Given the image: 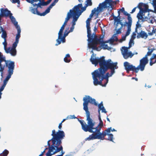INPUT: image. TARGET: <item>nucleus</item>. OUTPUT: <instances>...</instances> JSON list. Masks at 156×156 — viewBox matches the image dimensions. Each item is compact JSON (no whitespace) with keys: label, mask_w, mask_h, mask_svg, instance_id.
<instances>
[{"label":"nucleus","mask_w":156,"mask_h":156,"mask_svg":"<svg viewBox=\"0 0 156 156\" xmlns=\"http://www.w3.org/2000/svg\"><path fill=\"white\" fill-rule=\"evenodd\" d=\"M153 6H154V5H156V0H153Z\"/></svg>","instance_id":"obj_59"},{"label":"nucleus","mask_w":156,"mask_h":156,"mask_svg":"<svg viewBox=\"0 0 156 156\" xmlns=\"http://www.w3.org/2000/svg\"><path fill=\"white\" fill-rule=\"evenodd\" d=\"M119 23L121 25V26L120 28H122V27L123 26H127V24H126V23L124 25H123L122 23L121 22V21Z\"/></svg>","instance_id":"obj_53"},{"label":"nucleus","mask_w":156,"mask_h":156,"mask_svg":"<svg viewBox=\"0 0 156 156\" xmlns=\"http://www.w3.org/2000/svg\"><path fill=\"white\" fill-rule=\"evenodd\" d=\"M2 33L1 35V37L4 39H6L7 37V34L5 30H3L2 32Z\"/></svg>","instance_id":"obj_32"},{"label":"nucleus","mask_w":156,"mask_h":156,"mask_svg":"<svg viewBox=\"0 0 156 156\" xmlns=\"http://www.w3.org/2000/svg\"><path fill=\"white\" fill-rule=\"evenodd\" d=\"M86 6V5H85L84 7H83L82 4L81 3L75 6L73 8L75 10L78 12L80 10V8H81V11L79 12V14L80 15L82 12L86 10V8L87 7Z\"/></svg>","instance_id":"obj_15"},{"label":"nucleus","mask_w":156,"mask_h":156,"mask_svg":"<svg viewBox=\"0 0 156 156\" xmlns=\"http://www.w3.org/2000/svg\"><path fill=\"white\" fill-rule=\"evenodd\" d=\"M5 66H3L1 63L0 64V72H1V76L2 77L3 76V71L4 69Z\"/></svg>","instance_id":"obj_33"},{"label":"nucleus","mask_w":156,"mask_h":156,"mask_svg":"<svg viewBox=\"0 0 156 156\" xmlns=\"http://www.w3.org/2000/svg\"><path fill=\"white\" fill-rule=\"evenodd\" d=\"M148 34L150 36H151L154 35V34H156V27L155 29L153 28V30H152L151 32L150 31H148Z\"/></svg>","instance_id":"obj_31"},{"label":"nucleus","mask_w":156,"mask_h":156,"mask_svg":"<svg viewBox=\"0 0 156 156\" xmlns=\"http://www.w3.org/2000/svg\"><path fill=\"white\" fill-rule=\"evenodd\" d=\"M108 140L111 141H113V135L112 134H108Z\"/></svg>","instance_id":"obj_39"},{"label":"nucleus","mask_w":156,"mask_h":156,"mask_svg":"<svg viewBox=\"0 0 156 156\" xmlns=\"http://www.w3.org/2000/svg\"><path fill=\"white\" fill-rule=\"evenodd\" d=\"M74 28V26H72L70 28V30L69 31V32H72Z\"/></svg>","instance_id":"obj_52"},{"label":"nucleus","mask_w":156,"mask_h":156,"mask_svg":"<svg viewBox=\"0 0 156 156\" xmlns=\"http://www.w3.org/2000/svg\"><path fill=\"white\" fill-rule=\"evenodd\" d=\"M26 1L32 4L34 2H37L38 1H41V0H26Z\"/></svg>","instance_id":"obj_41"},{"label":"nucleus","mask_w":156,"mask_h":156,"mask_svg":"<svg viewBox=\"0 0 156 156\" xmlns=\"http://www.w3.org/2000/svg\"><path fill=\"white\" fill-rule=\"evenodd\" d=\"M5 85L3 84V85L0 88V93L2 94L1 93V92L3 90H4L5 87Z\"/></svg>","instance_id":"obj_47"},{"label":"nucleus","mask_w":156,"mask_h":156,"mask_svg":"<svg viewBox=\"0 0 156 156\" xmlns=\"http://www.w3.org/2000/svg\"><path fill=\"white\" fill-rule=\"evenodd\" d=\"M12 3H17L18 5V7L19 6L20 4V1L19 0H12Z\"/></svg>","instance_id":"obj_45"},{"label":"nucleus","mask_w":156,"mask_h":156,"mask_svg":"<svg viewBox=\"0 0 156 156\" xmlns=\"http://www.w3.org/2000/svg\"><path fill=\"white\" fill-rule=\"evenodd\" d=\"M103 9L101 6V4H99L97 8H95L91 11V12L89 16V18L91 19L93 16L95 15L96 17L95 19L98 17L99 15L100 12L103 11Z\"/></svg>","instance_id":"obj_11"},{"label":"nucleus","mask_w":156,"mask_h":156,"mask_svg":"<svg viewBox=\"0 0 156 156\" xmlns=\"http://www.w3.org/2000/svg\"><path fill=\"white\" fill-rule=\"evenodd\" d=\"M133 40H133V39H130V40L129 42V47L128 48H131V46H132L131 44L132 43H133V44H134V43Z\"/></svg>","instance_id":"obj_44"},{"label":"nucleus","mask_w":156,"mask_h":156,"mask_svg":"<svg viewBox=\"0 0 156 156\" xmlns=\"http://www.w3.org/2000/svg\"><path fill=\"white\" fill-rule=\"evenodd\" d=\"M86 2H87V3L85 4L87 6H91L92 5L91 0H87Z\"/></svg>","instance_id":"obj_40"},{"label":"nucleus","mask_w":156,"mask_h":156,"mask_svg":"<svg viewBox=\"0 0 156 156\" xmlns=\"http://www.w3.org/2000/svg\"><path fill=\"white\" fill-rule=\"evenodd\" d=\"M9 152L8 150H5L2 153L0 154V156H7L9 154Z\"/></svg>","instance_id":"obj_35"},{"label":"nucleus","mask_w":156,"mask_h":156,"mask_svg":"<svg viewBox=\"0 0 156 156\" xmlns=\"http://www.w3.org/2000/svg\"><path fill=\"white\" fill-rule=\"evenodd\" d=\"M70 58V55L69 54H68L66 55V56L64 58V61L66 62L69 63L71 61Z\"/></svg>","instance_id":"obj_26"},{"label":"nucleus","mask_w":156,"mask_h":156,"mask_svg":"<svg viewBox=\"0 0 156 156\" xmlns=\"http://www.w3.org/2000/svg\"><path fill=\"white\" fill-rule=\"evenodd\" d=\"M121 29L122 28H121L118 29L116 31V34H120L121 33Z\"/></svg>","instance_id":"obj_50"},{"label":"nucleus","mask_w":156,"mask_h":156,"mask_svg":"<svg viewBox=\"0 0 156 156\" xmlns=\"http://www.w3.org/2000/svg\"><path fill=\"white\" fill-rule=\"evenodd\" d=\"M119 23L121 25V26L120 28H122V27L123 26H127V24H126V23L124 25H123L122 23L121 22V21Z\"/></svg>","instance_id":"obj_54"},{"label":"nucleus","mask_w":156,"mask_h":156,"mask_svg":"<svg viewBox=\"0 0 156 156\" xmlns=\"http://www.w3.org/2000/svg\"><path fill=\"white\" fill-rule=\"evenodd\" d=\"M128 48H129L127 47H122V49L121 50L122 54L125 59L129 57L132 58L134 55L131 51L128 52Z\"/></svg>","instance_id":"obj_14"},{"label":"nucleus","mask_w":156,"mask_h":156,"mask_svg":"<svg viewBox=\"0 0 156 156\" xmlns=\"http://www.w3.org/2000/svg\"><path fill=\"white\" fill-rule=\"evenodd\" d=\"M62 123L61 122L59 125L58 128L59 129H61L62 127Z\"/></svg>","instance_id":"obj_57"},{"label":"nucleus","mask_w":156,"mask_h":156,"mask_svg":"<svg viewBox=\"0 0 156 156\" xmlns=\"http://www.w3.org/2000/svg\"><path fill=\"white\" fill-rule=\"evenodd\" d=\"M45 153V150H44L43 151V152H42V153L39 155V156H43L44 155V153Z\"/></svg>","instance_id":"obj_61"},{"label":"nucleus","mask_w":156,"mask_h":156,"mask_svg":"<svg viewBox=\"0 0 156 156\" xmlns=\"http://www.w3.org/2000/svg\"><path fill=\"white\" fill-rule=\"evenodd\" d=\"M12 75L9 74H8V75L6 77L5 79L3 81V85L6 86V84L7 83V82L9 80V79L11 78V76Z\"/></svg>","instance_id":"obj_27"},{"label":"nucleus","mask_w":156,"mask_h":156,"mask_svg":"<svg viewBox=\"0 0 156 156\" xmlns=\"http://www.w3.org/2000/svg\"><path fill=\"white\" fill-rule=\"evenodd\" d=\"M137 8V6L136 7H135V8H134L132 10V11L131 12H130V13H133L134 12H135V10H136V8Z\"/></svg>","instance_id":"obj_56"},{"label":"nucleus","mask_w":156,"mask_h":156,"mask_svg":"<svg viewBox=\"0 0 156 156\" xmlns=\"http://www.w3.org/2000/svg\"><path fill=\"white\" fill-rule=\"evenodd\" d=\"M111 129L112 127H111L106 129H105L104 131V132H105L106 133V135H108V133H110L111 132Z\"/></svg>","instance_id":"obj_42"},{"label":"nucleus","mask_w":156,"mask_h":156,"mask_svg":"<svg viewBox=\"0 0 156 156\" xmlns=\"http://www.w3.org/2000/svg\"><path fill=\"white\" fill-rule=\"evenodd\" d=\"M136 34L135 32H133L131 35V38L132 39L134 40L135 38Z\"/></svg>","instance_id":"obj_46"},{"label":"nucleus","mask_w":156,"mask_h":156,"mask_svg":"<svg viewBox=\"0 0 156 156\" xmlns=\"http://www.w3.org/2000/svg\"><path fill=\"white\" fill-rule=\"evenodd\" d=\"M90 61L95 66L99 63L100 66L92 73L94 85L106 87L108 81V78L115 73V69L118 68L117 63L112 62L110 59L105 60L103 56L100 58H94L93 54L91 56Z\"/></svg>","instance_id":"obj_1"},{"label":"nucleus","mask_w":156,"mask_h":156,"mask_svg":"<svg viewBox=\"0 0 156 156\" xmlns=\"http://www.w3.org/2000/svg\"><path fill=\"white\" fill-rule=\"evenodd\" d=\"M65 37L63 36L62 37V35L61 37V38L60 39V40L62 42V43H64L66 41V39L65 38Z\"/></svg>","instance_id":"obj_49"},{"label":"nucleus","mask_w":156,"mask_h":156,"mask_svg":"<svg viewBox=\"0 0 156 156\" xmlns=\"http://www.w3.org/2000/svg\"><path fill=\"white\" fill-rule=\"evenodd\" d=\"M62 37V36L61 35L59 38H58V39H57L56 40V41L58 43L57 44H55V45L56 46H57V45H58L60 44L61 43V40H59Z\"/></svg>","instance_id":"obj_43"},{"label":"nucleus","mask_w":156,"mask_h":156,"mask_svg":"<svg viewBox=\"0 0 156 156\" xmlns=\"http://www.w3.org/2000/svg\"><path fill=\"white\" fill-rule=\"evenodd\" d=\"M32 9H31V12L34 14H37L38 15L41 16V13H40L38 11L37 8H31Z\"/></svg>","instance_id":"obj_24"},{"label":"nucleus","mask_w":156,"mask_h":156,"mask_svg":"<svg viewBox=\"0 0 156 156\" xmlns=\"http://www.w3.org/2000/svg\"><path fill=\"white\" fill-rule=\"evenodd\" d=\"M116 4V1H113L112 0H105L102 3H100L103 9L108 8L110 11L113 9L114 4Z\"/></svg>","instance_id":"obj_9"},{"label":"nucleus","mask_w":156,"mask_h":156,"mask_svg":"<svg viewBox=\"0 0 156 156\" xmlns=\"http://www.w3.org/2000/svg\"><path fill=\"white\" fill-rule=\"evenodd\" d=\"M41 5H43L42 2L41 3L40 2H39L37 4V7L36 8H37V9L38 7H39L40 8H42V7H41Z\"/></svg>","instance_id":"obj_51"},{"label":"nucleus","mask_w":156,"mask_h":156,"mask_svg":"<svg viewBox=\"0 0 156 156\" xmlns=\"http://www.w3.org/2000/svg\"><path fill=\"white\" fill-rule=\"evenodd\" d=\"M137 7L140 9L137 14V17L139 20L144 21V19L143 16H144V14L149 11L148 6L146 4L140 2L139 3Z\"/></svg>","instance_id":"obj_6"},{"label":"nucleus","mask_w":156,"mask_h":156,"mask_svg":"<svg viewBox=\"0 0 156 156\" xmlns=\"http://www.w3.org/2000/svg\"><path fill=\"white\" fill-rule=\"evenodd\" d=\"M68 13H71V14L72 15V16H73V20L72 21H74L76 22L80 15V14H78L77 12H76L74 9L73 10L70 9L69 10V12Z\"/></svg>","instance_id":"obj_16"},{"label":"nucleus","mask_w":156,"mask_h":156,"mask_svg":"<svg viewBox=\"0 0 156 156\" xmlns=\"http://www.w3.org/2000/svg\"><path fill=\"white\" fill-rule=\"evenodd\" d=\"M72 17V15L71 14V13L68 12L67 17L66 18L65 21L63 25L66 26L67 24L68 21Z\"/></svg>","instance_id":"obj_23"},{"label":"nucleus","mask_w":156,"mask_h":156,"mask_svg":"<svg viewBox=\"0 0 156 156\" xmlns=\"http://www.w3.org/2000/svg\"><path fill=\"white\" fill-rule=\"evenodd\" d=\"M65 27V26L64 25H62V27H61L58 33V38H60V37L61 36V35L62 36V33L63 32V30L64 29Z\"/></svg>","instance_id":"obj_28"},{"label":"nucleus","mask_w":156,"mask_h":156,"mask_svg":"<svg viewBox=\"0 0 156 156\" xmlns=\"http://www.w3.org/2000/svg\"><path fill=\"white\" fill-rule=\"evenodd\" d=\"M91 20V19L89 17L87 19L86 21V27L88 36L89 35V34H90V21Z\"/></svg>","instance_id":"obj_21"},{"label":"nucleus","mask_w":156,"mask_h":156,"mask_svg":"<svg viewBox=\"0 0 156 156\" xmlns=\"http://www.w3.org/2000/svg\"><path fill=\"white\" fill-rule=\"evenodd\" d=\"M4 30L2 27H0V33H1Z\"/></svg>","instance_id":"obj_60"},{"label":"nucleus","mask_w":156,"mask_h":156,"mask_svg":"<svg viewBox=\"0 0 156 156\" xmlns=\"http://www.w3.org/2000/svg\"><path fill=\"white\" fill-rule=\"evenodd\" d=\"M18 29H16L17 30V33L16 34L15 41L12 44L11 48L10 47L7 48V39H4V41L3 42V44L4 45V49L6 52L7 53H9L11 55L15 56L16 55V48L19 42V38L20 37L21 30L17 27Z\"/></svg>","instance_id":"obj_4"},{"label":"nucleus","mask_w":156,"mask_h":156,"mask_svg":"<svg viewBox=\"0 0 156 156\" xmlns=\"http://www.w3.org/2000/svg\"><path fill=\"white\" fill-rule=\"evenodd\" d=\"M120 11H121L123 13L125 11V9L123 7H122V8L121 9H120Z\"/></svg>","instance_id":"obj_62"},{"label":"nucleus","mask_w":156,"mask_h":156,"mask_svg":"<svg viewBox=\"0 0 156 156\" xmlns=\"http://www.w3.org/2000/svg\"><path fill=\"white\" fill-rule=\"evenodd\" d=\"M101 46L102 47V48L104 50L107 49L108 50H110L112 49V48L109 47L107 44H101Z\"/></svg>","instance_id":"obj_29"},{"label":"nucleus","mask_w":156,"mask_h":156,"mask_svg":"<svg viewBox=\"0 0 156 156\" xmlns=\"http://www.w3.org/2000/svg\"><path fill=\"white\" fill-rule=\"evenodd\" d=\"M119 14L118 16L117 17L113 16V18L115 22H117V24H119V23L121 21L120 20L121 17L120 16V12L119 11H118Z\"/></svg>","instance_id":"obj_25"},{"label":"nucleus","mask_w":156,"mask_h":156,"mask_svg":"<svg viewBox=\"0 0 156 156\" xmlns=\"http://www.w3.org/2000/svg\"><path fill=\"white\" fill-rule=\"evenodd\" d=\"M5 62L6 67L8 68V74L12 75L13 74V70L15 68L14 62L10 60H6Z\"/></svg>","instance_id":"obj_10"},{"label":"nucleus","mask_w":156,"mask_h":156,"mask_svg":"<svg viewBox=\"0 0 156 156\" xmlns=\"http://www.w3.org/2000/svg\"><path fill=\"white\" fill-rule=\"evenodd\" d=\"M99 105H101V110H102V112H104L105 113H106L107 111H106L104 107L103 106V102L102 101L101 102V103Z\"/></svg>","instance_id":"obj_34"},{"label":"nucleus","mask_w":156,"mask_h":156,"mask_svg":"<svg viewBox=\"0 0 156 156\" xmlns=\"http://www.w3.org/2000/svg\"><path fill=\"white\" fill-rule=\"evenodd\" d=\"M50 9L48 8L45 10V11L42 13H41V16H44L47 13L50 12Z\"/></svg>","instance_id":"obj_37"},{"label":"nucleus","mask_w":156,"mask_h":156,"mask_svg":"<svg viewBox=\"0 0 156 156\" xmlns=\"http://www.w3.org/2000/svg\"><path fill=\"white\" fill-rule=\"evenodd\" d=\"M100 128L95 131L93 130V133L90 135L89 136L85 139L86 140H90L96 139L104 140L105 139V137L106 136V134L104 131L102 133L100 132Z\"/></svg>","instance_id":"obj_5"},{"label":"nucleus","mask_w":156,"mask_h":156,"mask_svg":"<svg viewBox=\"0 0 156 156\" xmlns=\"http://www.w3.org/2000/svg\"><path fill=\"white\" fill-rule=\"evenodd\" d=\"M123 13L124 15L128 16L127 19L128 20V22H125L126 24L127 25V27H131L132 24V18L130 16V14L128 13L127 12L125 11Z\"/></svg>","instance_id":"obj_17"},{"label":"nucleus","mask_w":156,"mask_h":156,"mask_svg":"<svg viewBox=\"0 0 156 156\" xmlns=\"http://www.w3.org/2000/svg\"><path fill=\"white\" fill-rule=\"evenodd\" d=\"M124 66L125 69L127 73H129L130 71H132L133 72H135L136 73H137L138 72L137 67H136L135 66L130 64L128 62H124Z\"/></svg>","instance_id":"obj_12"},{"label":"nucleus","mask_w":156,"mask_h":156,"mask_svg":"<svg viewBox=\"0 0 156 156\" xmlns=\"http://www.w3.org/2000/svg\"><path fill=\"white\" fill-rule=\"evenodd\" d=\"M156 63V54H154L150 58V65L152 66Z\"/></svg>","instance_id":"obj_22"},{"label":"nucleus","mask_w":156,"mask_h":156,"mask_svg":"<svg viewBox=\"0 0 156 156\" xmlns=\"http://www.w3.org/2000/svg\"><path fill=\"white\" fill-rule=\"evenodd\" d=\"M113 37L114 38V40H115V41H118V39L116 36H114Z\"/></svg>","instance_id":"obj_58"},{"label":"nucleus","mask_w":156,"mask_h":156,"mask_svg":"<svg viewBox=\"0 0 156 156\" xmlns=\"http://www.w3.org/2000/svg\"><path fill=\"white\" fill-rule=\"evenodd\" d=\"M0 14L3 17H9L12 23L14 24L16 29H20V27L18 25V22L16 21L15 18L12 16V14L11 12L7 8H1L0 9Z\"/></svg>","instance_id":"obj_7"},{"label":"nucleus","mask_w":156,"mask_h":156,"mask_svg":"<svg viewBox=\"0 0 156 156\" xmlns=\"http://www.w3.org/2000/svg\"><path fill=\"white\" fill-rule=\"evenodd\" d=\"M148 51L147 52V54L145 56L146 57H147L148 56H150L151 55L153 51L155 50V48L149 49L148 48Z\"/></svg>","instance_id":"obj_30"},{"label":"nucleus","mask_w":156,"mask_h":156,"mask_svg":"<svg viewBox=\"0 0 156 156\" xmlns=\"http://www.w3.org/2000/svg\"><path fill=\"white\" fill-rule=\"evenodd\" d=\"M87 37L88 38V41L89 42L88 46L90 48H91L94 50H97L98 48L96 47V44L94 42V39L95 37H96L97 39H99V38H98L95 32H94L92 34L90 30V33L89 35H88V32L87 31Z\"/></svg>","instance_id":"obj_8"},{"label":"nucleus","mask_w":156,"mask_h":156,"mask_svg":"<svg viewBox=\"0 0 156 156\" xmlns=\"http://www.w3.org/2000/svg\"><path fill=\"white\" fill-rule=\"evenodd\" d=\"M76 22H75V21H72V26H75V25L76 24Z\"/></svg>","instance_id":"obj_63"},{"label":"nucleus","mask_w":156,"mask_h":156,"mask_svg":"<svg viewBox=\"0 0 156 156\" xmlns=\"http://www.w3.org/2000/svg\"><path fill=\"white\" fill-rule=\"evenodd\" d=\"M148 35L146 32L144 31L141 30L139 33H137L136 37L137 38H145L146 39L147 38Z\"/></svg>","instance_id":"obj_19"},{"label":"nucleus","mask_w":156,"mask_h":156,"mask_svg":"<svg viewBox=\"0 0 156 156\" xmlns=\"http://www.w3.org/2000/svg\"><path fill=\"white\" fill-rule=\"evenodd\" d=\"M148 60L147 57L144 56L140 60V64L137 67L139 71V69L141 71H143L145 69L146 65L148 63Z\"/></svg>","instance_id":"obj_13"},{"label":"nucleus","mask_w":156,"mask_h":156,"mask_svg":"<svg viewBox=\"0 0 156 156\" xmlns=\"http://www.w3.org/2000/svg\"><path fill=\"white\" fill-rule=\"evenodd\" d=\"M100 106H101L100 105H98V114H99L98 115H100V111L101 110Z\"/></svg>","instance_id":"obj_55"},{"label":"nucleus","mask_w":156,"mask_h":156,"mask_svg":"<svg viewBox=\"0 0 156 156\" xmlns=\"http://www.w3.org/2000/svg\"><path fill=\"white\" fill-rule=\"evenodd\" d=\"M104 35L102 37H100L99 39H97V38L96 37H95V38H94V42L96 44V46L98 44H105V43H108L109 42V40L108 41H103V39L104 38Z\"/></svg>","instance_id":"obj_18"},{"label":"nucleus","mask_w":156,"mask_h":156,"mask_svg":"<svg viewBox=\"0 0 156 156\" xmlns=\"http://www.w3.org/2000/svg\"><path fill=\"white\" fill-rule=\"evenodd\" d=\"M51 135L52 137L48 141V146H50L51 149H52L53 154L61 151V154L60 155L63 156L65 152L63 151L62 141L65 136L64 132L58 130L56 132L55 130L53 129L52 130Z\"/></svg>","instance_id":"obj_3"},{"label":"nucleus","mask_w":156,"mask_h":156,"mask_svg":"<svg viewBox=\"0 0 156 156\" xmlns=\"http://www.w3.org/2000/svg\"><path fill=\"white\" fill-rule=\"evenodd\" d=\"M83 100L84 101L83 104V109L86 112L87 124H86L83 120H78L81 125L82 129L85 132H89L90 133L93 132L94 129H98L100 128L101 129L103 126V122H100L98 125L96 127H94L95 122L90 117V112L88 110V106L89 103L95 106L98 105V104L96 102L95 100L89 96H86L83 98Z\"/></svg>","instance_id":"obj_2"},{"label":"nucleus","mask_w":156,"mask_h":156,"mask_svg":"<svg viewBox=\"0 0 156 156\" xmlns=\"http://www.w3.org/2000/svg\"><path fill=\"white\" fill-rule=\"evenodd\" d=\"M109 41L111 44L113 43L115 41V40H114V38L113 37L110 39H109Z\"/></svg>","instance_id":"obj_48"},{"label":"nucleus","mask_w":156,"mask_h":156,"mask_svg":"<svg viewBox=\"0 0 156 156\" xmlns=\"http://www.w3.org/2000/svg\"><path fill=\"white\" fill-rule=\"evenodd\" d=\"M69 32H67V33H66L65 32L64 33V36L65 37H66V36H67L68 35V34L69 33Z\"/></svg>","instance_id":"obj_64"},{"label":"nucleus","mask_w":156,"mask_h":156,"mask_svg":"<svg viewBox=\"0 0 156 156\" xmlns=\"http://www.w3.org/2000/svg\"><path fill=\"white\" fill-rule=\"evenodd\" d=\"M52 0H48L47 2L43 1L42 2L43 6L47 5Z\"/></svg>","instance_id":"obj_38"},{"label":"nucleus","mask_w":156,"mask_h":156,"mask_svg":"<svg viewBox=\"0 0 156 156\" xmlns=\"http://www.w3.org/2000/svg\"><path fill=\"white\" fill-rule=\"evenodd\" d=\"M131 27H127V30L125 35L124 36H123L122 37V38L119 40L120 42H122L123 41H125L126 40V37L129 35L130 34V32L131 30Z\"/></svg>","instance_id":"obj_20"},{"label":"nucleus","mask_w":156,"mask_h":156,"mask_svg":"<svg viewBox=\"0 0 156 156\" xmlns=\"http://www.w3.org/2000/svg\"><path fill=\"white\" fill-rule=\"evenodd\" d=\"M51 152H52V149H51L50 147H49V150L46 154V156H51L52 155H53V153L52 154L51 153Z\"/></svg>","instance_id":"obj_36"}]
</instances>
